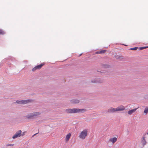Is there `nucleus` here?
Here are the masks:
<instances>
[{
	"instance_id": "19",
	"label": "nucleus",
	"mask_w": 148,
	"mask_h": 148,
	"mask_svg": "<svg viewBox=\"0 0 148 148\" xmlns=\"http://www.w3.org/2000/svg\"><path fill=\"white\" fill-rule=\"evenodd\" d=\"M5 32L3 31L0 29V34H3Z\"/></svg>"
},
{
	"instance_id": "4",
	"label": "nucleus",
	"mask_w": 148,
	"mask_h": 148,
	"mask_svg": "<svg viewBox=\"0 0 148 148\" xmlns=\"http://www.w3.org/2000/svg\"><path fill=\"white\" fill-rule=\"evenodd\" d=\"M34 100L32 99H28L27 100H22L21 101L17 100L16 102L19 104H25L33 102Z\"/></svg>"
},
{
	"instance_id": "15",
	"label": "nucleus",
	"mask_w": 148,
	"mask_h": 148,
	"mask_svg": "<svg viewBox=\"0 0 148 148\" xmlns=\"http://www.w3.org/2000/svg\"><path fill=\"white\" fill-rule=\"evenodd\" d=\"M117 139L116 137H114L113 138H110V141L112 142L113 143H115L117 141Z\"/></svg>"
},
{
	"instance_id": "23",
	"label": "nucleus",
	"mask_w": 148,
	"mask_h": 148,
	"mask_svg": "<svg viewBox=\"0 0 148 148\" xmlns=\"http://www.w3.org/2000/svg\"><path fill=\"white\" fill-rule=\"evenodd\" d=\"M95 53L96 54H100V51H98L96 52Z\"/></svg>"
},
{
	"instance_id": "10",
	"label": "nucleus",
	"mask_w": 148,
	"mask_h": 148,
	"mask_svg": "<svg viewBox=\"0 0 148 148\" xmlns=\"http://www.w3.org/2000/svg\"><path fill=\"white\" fill-rule=\"evenodd\" d=\"M100 65L103 68H109L110 67V65L107 64H104L103 63L100 64Z\"/></svg>"
},
{
	"instance_id": "3",
	"label": "nucleus",
	"mask_w": 148,
	"mask_h": 148,
	"mask_svg": "<svg viewBox=\"0 0 148 148\" xmlns=\"http://www.w3.org/2000/svg\"><path fill=\"white\" fill-rule=\"evenodd\" d=\"M41 113L39 112H35L30 113L25 116V117L28 119H33L36 118V116L40 115Z\"/></svg>"
},
{
	"instance_id": "8",
	"label": "nucleus",
	"mask_w": 148,
	"mask_h": 148,
	"mask_svg": "<svg viewBox=\"0 0 148 148\" xmlns=\"http://www.w3.org/2000/svg\"><path fill=\"white\" fill-rule=\"evenodd\" d=\"M145 135L143 136L141 138V143L142 144V145L143 147L146 144L147 142L145 139Z\"/></svg>"
},
{
	"instance_id": "7",
	"label": "nucleus",
	"mask_w": 148,
	"mask_h": 148,
	"mask_svg": "<svg viewBox=\"0 0 148 148\" xmlns=\"http://www.w3.org/2000/svg\"><path fill=\"white\" fill-rule=\"evenodd\" d=\"M44 65V63H42L41 64L38 65L35 67L34 68L32 69V71L34 72L37 70L40 69Z\"/></svg>"
},
{
	"instance_id": "18",
	"label": "nucleus",
	"mask_w": 148,
	"mask_h": 148,
	"mask_svg": "<svg viewBox=\"0 0 148 148\" xmlns=\"http://www.w3.org/2000/svg\"><path fill=\"white\" fill-rule=\"evenodd\" d=\"M138 47H135L134 48H131L130 49L132 50H136L138 49Z\"/></svg>"
},
{
	"instance_id": "6",
	"label": "nucleus",
	"mask_w": 148,
	"mask_h": 148,
	"mask_svg": "<svg viewBox=\"0 0 148 148\" xmlns=\"http://www.w3.org/2000/svg\"><path fill=\"white\" fill-rule=\"evenodd\" d=\"M21 131L20 130H19L16 133L12 136V138L13 139H15L16 138L20 137L22 135Z\"/></svg>"
},
{
	"instance_id": "30",
	"label": "nucleus",
	"mask_w": 148,
	"mask_h": 148,
	"mask_svg": "<svg viewBox=\"0 0 148 148\" xmlns=\"http://www.w3.org/2000/svg\"><path fill=\"white\" fill-rule=\"evenodd\" d=\"M147 134L148 135V132L147 133Z\"/></svg>"
},
{
	"instance_id": "13",
	"label": "nucleus",
	"mask_w": 148,
	"mask_h": 148,
	"mask_svg": "<svg viewBox=\"0 0 148 148\" xmlns=\"http://www.w3.org/2000/svg\"><path fill=\"white\" fill-rule=\"evenodd\" d=\"M115 57L116 59H122L123 58V57L121 55H115Z\"/></svg>"
},
{
	"instance_id": "24",
	"label": "nucleus",
	"mask_w": 148,
	"mask_h": 148,
	"mask_svg": "<svg viewBox=\"0 0 148 148\" xmlns=\"http://www.w3.org/2000/svg\"><path fill=\"white\" fill-rule=\"evenodd\" d=\"M38 133V132L37 133H36V134H34V135H33L32 137L35 136Z\"/></svg>"
},
{
	"instance_id": "27",
	"label": "nucleus",
	"mask_w": 148,
	"mask_h": 148,
	"mask_svg": "<svg viewBox=\"0 0 148 148\" xmlns=\"http://www.w3.org/2000/svg\"><path fill=\"white\" fill-rule=\"evenodd\" d=\"M24 135V132H23L22 134L21 135H22V136H23Z\"/></svg>"
},
{
	"instance_id": "21",
	"label": "nucleus",
	"mask_w": 148,
	"mask_h": 148,
	"mask_svg": "<svg viewBox=\"0 0 148 148\" xmlns=\"http://www.w3.org/2000/svg\"><path fill=\"white\" fill-rule=\"evenodd\" d=\"M145 47H140L139 48V51L142 50L144 49H145Z\"/></svg>"
},
{
	"instance_id": "22",
	"label": "nucleus",
	"mask_w": 148,
	"mask_h": 148,
	"mask_svg": "<svg viewBox=\"0 0 148 148\" xmlns=\"http://www.w3.org/2000/svg\"><path fill=\"white\" fill-rule=\"evenodd\" d=\"M14 145V144H8L7 145V146H13Z\"/></svg>"
},
{
	"instance_id": "11",
	"label": "nucleus",
	"mask_w": 148,
	"mask_h": 148,
	"mask_svg": "<svg viewBox=\"0 0 148 148\" xmlns=\"http://www.w3.org/2000/svg\"><path fill=\"white\" fill-rule=\"evenodd\" d=\"M97 83H102L104 82V80L103 79L100 78H97Z\"/></svg>"
},
{
	"instance_id": "12",
	"label": "nucleus",
	"mask_w": 148,
	"mask_h": 148,
	"mask_svg": "<svg viewBox=\"0 0 148 148\" xmlns=\"http://www.w3.org/2000/svg\"><path fill=\"white\" fill-rule=\"evenodd\" d=\"M137 108L130 110L128 112V113L129 114H131L134 112L136 110Z\"/></svg>"
},
{
	"instance_id": "25",
	"label": "nucleus",
	"mask_w": 148,
	"mask_h": 148,
	"mask_svg": "<svg viewBox=\"0 0 148 148\" xmlns=\"http://www.w3.org/2000/svg\"><path fill=\"white\" fill-rule=\"evenodd\" d=\"M145 47V49H147V48H148V46H146V47Z\"/></svg>"
},
{
	"instance_id": "5",
	"label": "nucleus",
	"mask_w": 148,
	"mask_h": 148,
	"mask_svg": "<svg viewBox=\"0 0 148 148\" xmlns=\"http://www.w3.org/2000/svg\"><path fill=\"white\" fill-rule=\"evenodd\" d=\"M88 130L87 129H86L82 131L79 135V138L84 139L88 135Z\"/></svg>"
},
{
	"instance_id": "20",
	"label": "nucleus",
	"mask_w": 148,
	"mask_h": 148,
	"mask_svg": "<svg viewBox=\"0 0 148 148\" xmlns=\"http://www.w3.org/2000/svg\"><path fill=\"white\" fill-rule=\"evenodd\" d=\"M106 50H103L100 51V54H102L104 53L106 51Z\"/></svg>"
},
{
	"instance_id": "29",
	"label": "nucleus",
	"mask_w": 148,
	"mask_h": 148,
	"mask_svg": "<svg viewBox=\"0 0 148 148\" xmlns=\"http://www.w3.org/2000/svg\"><path fill=\"white\" fill-rule=\"evenodd\" d=\"M125 45V46H127V45Z\"/></svg>"
},
{
	"instance_id": "28",
	"label": "nucleus",
	"mask_w": 148,
	"mask_h": 148,
	"mask_svg": "<svg viewBox=\"0 0 148 148\" xmlns=\"http://www.w3.org/2000/svg\"><path fill=\"white\" fill-rule=\"evenodd\" d=\"M82 55V53L81 54H80L79 55V56H81Z\"/></svg>"
},
{
	"instance_id": "2",
	"label": "nucleus",
	"mask_w": 148,
	"mask_h": 148,
	"mask_svg": "<svg viewBox=\"0 0 148 148\" xmlns=\"http://www.w3.org/2000/svg\"><path fill=\"white\" fill-rule=\"evenodd\" d=\"M125 109V108L123 106H121L118 107L116 108H114L112 107L107 110V112L108 113H113L116 112L123 110Z\"/></svg>"
},
{
	"instance_id": "1",
	"label": "nucleus",
	"mask_w": 148,
	"mask_h": 148,
	"mask_svg": "<svg viewBox=\"0 0 148 148\" xmlns=\"http://www.w3.org/2000/svg\"><path fill=\"white\" fill-rule=\"evenodd\" d=\"M86 110L85 109L74 108L66 109L65 110V111L67 113L73 114L77 113H83L85 112Z\"/></svg>"
},
{
	"instance_id": "16",
	"label": "nucleus",
	"mask_w": 148,
	"mask_h": 148,
	"mask_svg": "<svg viewBox=\"0 0 148 148\" xmlns=\"http://www.w3.org/2000/svg\"><path fill=\"white\" fill-rule=\"evenodd\" d=\"M144 113L146 114L148 113V107H146L144 111Z\"/></svg>"
},
{
	"instance_id": "14",
	"label": "nucleus",
	"mask_w": 148,
	"mask_h": 148,
	"mask_svg": "<svg viewBox=\"0 0 148 148\" xmlns=\"http://www.w3.org/2000/svg\"><path fill=\"white\" fill-rule=\"evenodd\" d=\"M71 134H70V133H69L66 136V142H68L70 138V137H71Z\"/></svg>"
},
{
	"instance_id": "17",
	"label": "nucleus",
	"mask_w": 148,
	"mask_h": 148,
	"mask_svg": "<svg viewBox=\"0 0 148 148\" xmlns=\"http://www.w3.org/2000/svg\"><path fill=\"white\" fill-rule=\"evenodd\" d=\"M97 79L95 78L94 79L91 80V82L92 83H97Z\"/></svg>"
},
{
	"instance_id": "26",
	"label": "nucleus",
	"mask_w": 148,
	"mask_h": 148,
	"mask_svg": "<svg viewBox=\"0 0 148 148\" xmlns=\"http://www.w3.org/2000/svg\"><path fill=\"white\" fill-rule=\"evenodd\" d=\"M145 47V49H147V48H148V46H146V47Z\"/></svg>"
},
{
	"instance_id": "9",
	"label": "nucleus",
	"mask_w": 148,
	"mask_h": 148,
	"mask_svg": "<svg viewBox=\"0 0 148 148\" xmlns=\"http://www.w3.org/2000/svg\"><path fill=\"white\" fill-rule=\"evenodd\" d=\"M70 102L71 103L77 104L79 102V100L77 99H72L70 100Z\"/></svg>"
}]
</instances>
